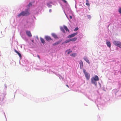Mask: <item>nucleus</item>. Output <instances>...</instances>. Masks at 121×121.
<instances>
[{
    "mask_svg": "<svg viewBox=\"0 0 121 121\" xmlns=\"http://www.w3.org/2000/svg\"><path fill=\"white\" fill-rule=\"evenodd\" d=\"M99 78L98 76L96 75L94 77H93L91 79V83L95 84V85H97V82L96 81L99 80Z\"/></svg>",
    "mask_w": 121,
    "mask_h": 121,
    "instance_id": "1",
    "label": "nucleus"
},
{
    "mask_svg": "<svg viewBox=\"0 0 121 121\" xmlns=\"http://www.w3.org/2000/svg\"><path fill=\"white\" fill-rule=\"evenodd\" d=\"M30 14V13L28 11V10H27L25 11H23L21 12L18 15V17H20L21 16H27L29 15Z\"/></svg>",
    "mask_w": 121,
    "mask_h": 121,
    "instance_id": "2",
    "label": "nucleus"
},
{
    "mask_svg": "<svg viewBox=\"0 0 121 121\" xmlns=\"http://www.w3.org/2000/svg\"><path fill=\"white\" fill-rule=\"evenodd\" d=\"M83 71L86 79L89 80L90 78V74L87 72H86V70L84 69H83Z\"/></svg>",
    "mask_w": 121,
    "mask_h": 121,
    "instance_id": "3",
    "label": "nucleus"
},
{
    "mask_svg": "<svg viewBox=\"0 0 121 121\" xmlns=\"http://www.w3.org/2000/svg\"><path fill=\"white\" fill-rule=\"evenodd\" d=\"M113 43L115 45L121 48V43L120 42L115 41H113Z\"/></svg>",
    "mask_w": 121,
    "mask_h": 121,
    "instance_id": "4",
    "label": "nucleus"
},
{
    "mask_svg": "<svg viewBox=\"0 0 121 121\" xmlns=\"http://www.w3.org/2000/svg\"><path fill=\"white\" fill-rule=\"evenodd\" d=\"M77 34V33H74L73 34H72L71 35H68L67 36V38H71L73 37L74 36H75Z\"/></svg>",
    "mask_w": 121,
    "mask_h": 121,
    "instance_id": "5",
    "label": "nucleus"
},
{
    "mask_svg": "<svg viewBox=\"0 0 121 121\" xmlns=\"http://www.w3.org/2000/svg\"><path fill=\"white\" fill-rule=\"evenodd\" d=\"M45 39L46 41H49L50 40H52V39L50 37L48 36H45Z\"/></svg>",
    "mask_w": 121,
    "mask_h": 121,
    "instance_id": "6",
    "label": "nucleus"
},
{
    "mask_svg": "<svg viewBox=\"0 0 121 121\" xmlns=\"http://www.w3.org/2000/svg\"><path fill=\"white\" fill-rule=\"evenodd\" d=\"M26 34L29 37H31L32 36L31 34L30 31H26Z\"/></svg>",
    "mask_w": 121,
    "mask_h": 121,
    "instance_id": "7",
    "label": "nucleus"
},
{
    "mask_svg": "<svg viewBox=\"0 0 121 121\" xmlns=\"http://www.w3.org/2000/svg\"><path fill=\"white\" fill-rule=\"evenodd\" d=\"M79 64L80 65V68L81 69L83 67V62L82 61H81V62H80Z\"/></svg>",
    "mask_w": 121,
    "mask_h": 121,
    "instance_id": "8",
    "label": "nucleus"
},
{
    "mask_svg": "<svg viewBox=\"0 0 121 121\" xmlns=\"http://www.w3.org/2000/svg\"><path fill=\"white\" fill-rule=\"evenodd\" d=\"M52 35L54 38L55 39L58 38V37H57V35L55 34L54 33H52Z\"/></svg>",
    "mask_w": 121,
    "mask_h": 121,
    "instance_id": "9",
    "label": "nucleus"
},
{
    "mask_svg": "<svg viewBox=\"0 0 121 121\" xmlns=\"http://www.w3.org/2000/svg\"><path fill=\"white\" fill-rule=\"evenodd\" d=\"M84 59L85 60L87 63H88L89 64L90 63V62L89 61V60L86 57H85L84 58Z\"/></svg>",
    "mask_w": 121,
    "mask_h": 121,
    "instance_id": "10",
    "label": "nucleus"
},
{
    "mask_svg": "<svg viewBox=\"0 0 121 121\" xmlns=\"http://www.w3.org/2000/svg\"><path fill=\"white\" fill-rule=\"evenodd\" d=\"M77 39V38L76 37H74L73 38H72L70 39V41H75Z\"/></svg>",
    "mask_w": 121,
    "mask_h": 121,
    "instance_id": "11",
    "label": "nucleus"
},
{
    "mask_svg": "<svg viewBox=\"0 0 121 121\" xmlns=\"http://www.w3.org/2000/svg\"><path fill=\"white\" fill-rule=\"evenodd\" d=\"M106 44L107 46L109 47H110L111 46V43L109 41L107 42Z\"/></svg>",
    "mask_w": 121,
    "mask_h": 121,
    "instance_id": "12",
    "label": "nucleus"
},
{
    "mask_svg": "<svg viewBox=\"0 0 121 121\" xmlns=\"http://www.w3.org/2000/svg\"><path fill=\"white\" fill-rule=\"evenodd\" d=\"M14 51L20 57H21V55L19 52H18L15 49Z\"/></svg>",
    "mask_w": 121,
    "mask_h": 121,
    "instance_id": "13",
    "label": "nucleus"
},
{
    "mask_svg": "<svg viewBox=\"0 0 121 121\" xmlns=\"http://www.w3.org/2000/svg\"><path fill=\"white\" fill-rule=\"evenodd\" d=\"M40 40L41 43H45V42L44 39L41 38H40Z\"/></svg>",
    "mask_w": 121,
    "mask_h": 121,
    "instance_id": "14",
    "label": "nucleus"
},
{
    "mask_svg": "<svg viewBox=\"0 0 121 121\" xmlns=\"http://www.w3.org/2000/svg\"><path fill=\"white\" fill-rule=\"evenodd\" d=\"M63 26L64 28L65 29V30L66 31H68L69 32V30L68 29L67 26Z\"/></svg>",
    "mask_w": 121,
    "mask_h": 121,
    "instance_id": "15",
    "label": "nucleus"
},
{
    "mask_svg": "<svg viewBox=\"0 0 121 121\" xmlns=\"http://www.w3.org/2000/svg\"><path fill=\"white\" fill-rule=\"evenodd\" d=\"M60 43V42L59 41L53 43L52 45L53 46H55L56 45H57L59 44Z\"/></svg>",
    "mask_w": 121,
    "mask_h": 121,
    "instance_id": "16",
    "label": "nucleus"
},
{
    "mask_svg": "<svg viewBox=\"0 0 121 121\" xmlns=\"http://www.w3.org/2000/svg\"><path fill=\"white\" fill-rule=\"evenodd\" d=\"M61 30L64 33H65V32L64 30V28L62 27H61L60 28Z\"/></svg>",
    "mask_w": 121,
    "mask_h": 121,
    "instance_id": "17",
    "label": "nucleus"
},
{
    "mask_svg": "<svg viewBox=\"0 0 121 121\" xmlns=\"http://www.w3.org/2000/svg\"><path fill=\"white\" fill-rule=\"evenodd\" d=\"M76 54L75 53H73L72 54H71L70 55V56H72L73 57H75V56H76Z\"/></svg>",
    "mask_w": 121,
    "mask_h": 121,
    "instance_id": "18",
    "label": "nucleus"
},
{
    "mask_svg": "<svg viewBox=\"0 0 121 121\" xmlns=\"http://www.w3.org/2000/svg\"><path fill=\"white\" fill-rule=\"evenodd\" d=\"M70 41H70V39H68V40H66L65 41V43H68Z\"/></svg>",
    "mask_w": 121,
    "mask_h": 121,
    "instance_id": "19",
    "label": "nucleus"
},
{
    "mask_svg": "<svg viewBox=\"0 0 121 121\" xmlns=\"http://www.w3.org/2000/svg\"><path fill=\"white\" fill-rule=\"evenodd\" d=\"M86 1L87 2V3H86V4L88 6H89L90 4L89 3H88V0H86Z\"/></svg>",
    "mask_w": 121,
    "mask_h": 121,
    "instance_id": "20",
    "label": "nucleus"
},
{
    "mask_svg": "<svg viewBox=\"0 0 121 121\" xmlns=\"http://www.w3.org/2000/svg\"><path fill=\"white\" fill-rule=\"evenodd\" d=\"M32 5V4H31V3H29V4L28 5V6L29 7H30V6H31Z\"/></svg>",
    "mask_w": 121,
    "mask_h": 121,
    "instance_id": "21",
    "label": "nucleus"
},
{
    "mask_svg": "<svg viewBox=\"0 0 121 121\" xmlns=\"http://www.w3.org/2000/svg\"><path fill=\"white\" fill-rule=\"evenodd\" d=\"M48 7H50V8L51 7H52V5L50 4H48Z\"/></svg>",
    "mask_w": 121,
    "mask_h": 121,
    "instance_id": "22",
    "label": "nucleus"
},
{
    "mask_svg": "<svg viewBox=\"0 0 121 121\" xmlns=\"http://www.w3.org/2000/svg\"><path fill=\"white\" fill-rule=\"evenodd\" d=\"M78 30V27H77L75 28L74 29V31H77Z\"/></svg>",
    "mask_w": 121,
    "mask_h": 121,
    "instance_id": "23",
    "label": "nucleus"
},
{
    "mask_svg": "<svg viewBox=\"0 0 121 121\" xmlns=\"http://www.w3.org/2000/svg\"><path fill=\"white\" fill-rule=\"evenodd\" d=\"M72 52V51H69L68 52V54H69V53H70L71 52Z\"/></svg>",
    "mask_w": 121,
    "mask_h": 121,
    "instance_id": "24",
    "label": "nucleus"
},
{
    "mask_svg": "<svg viewBox=\"0 0 121 121\" xmlns=\"http://www.w3.org/2000/svg\"><path fill=\"white\" fill-rule=\"evenodd\" d=\"M119 12L120 13H121V8H120L119 9Z\"/></svg>",
    "mask_w": 121,
    "mask_h": 121,
    "instance_id": "25",
    "label": "nucleus"
},
{
    "mask_svg": "<svg viewBox=\"0 0 121 121\" xmlns=\"http://www.w3.org/2000/svg\"><path fill=\"white\" fill-rule=\"evenodd\" d=\"M63 2H64L65 3H67V1L65 0H62Z\"/></svg>",
    "mask_w": 121,
    "mask_h": 121,
    "instance_id": "26",
    "label": "nucleus"
},
{
    "mask_svg": "<svg viewBox=\"0 0 121 121\" xmlns=\"http://www.w3.org/2000/svg\"><path fill=\"white\" fill-rule=\"evenodd\" d=\"M37 56L39 58V59H40V58L39 56V55H37Z\"/></svg>",
    "mask_w": 121,
    "mask_h": 121,
    "instance_id": "27",
    "label": "nucleus"
},
{
    "mask_svg": "<svg viewBox=\"0 0 121 121\" xmlns=\"http://www.w3.org/2000/svg\"><path fill=\"white\" fill-rule=\"evenodd\" d=\"M69 18L70 19H71L72 18V17L71 16H70L69 17Z\"/></svg>",
    "mask_w": 121,
    "mask_h": 121,
    "instance_id": "28",
    "label": "nucleus"
},
{
    "mask_svg": "<svg viewBox=\"0 0 121 121\" xmlns=\"http://www.w3.org/2000/svg\"><path fill=\"white\" fill-rule=\"evenodd\" d=\"M51 9H50L49 10V12H51Z\"/></svg>",
    "mask_w": 121,
    "mask_h": 121,
    "instance_id": "29",
    "label": "nucleus"
},
{
    "mask_svg": "<svg viewBox=\"0 0 121 121\" xmlns=\"http://www.w3.org/2000/svg\"><path fill=\"white\" fill-rule=\"evenodd\" d=\"M66 85L68 88L69 87V86L68 85Z\"/></svg>",
    "mask_w": 121,
    "mask_h": 121,
    "instance_id": "30",
    "label": "nucleus"
}]
</instances>
